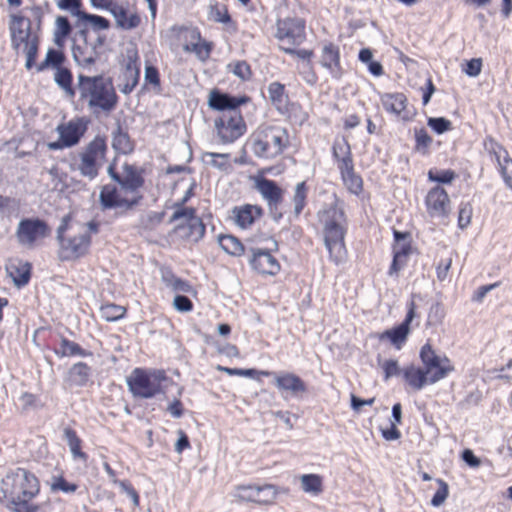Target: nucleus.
<instances>
[{
	"label": "nucleus",
	"instance_id": "obj_1",
	"mask_svg": "<svg viewBox=\"0 0 512 512\" xmlns=\"http://www.w3.org/2000/svg\"><path fill=\"white\" fill-rule=\"evenodd\" d=\"M322 226L324 246L329 259L336 265L342 264L347 258L345 236L348 228L345 204L336 195L330 203L325 204L317 213Z\"/></svg>",
	"mask_w": 512,
	"mask_h": 512
},
{
	"label": "nucleus",
	"instance_id": "obj_2",
	"mask_svg": "<svg viewBox=\"0 0 512 512\" xmlns=\"http://www.w3.org/2000/svg\"><path fill=\"white\" fill-rule=\"evenodd\" d=\"M1 491L11 512H38L40 509L33 501L40 492V482L24 468L8 471L1 481Z\"/></svg>",
	"mask_w": 512,
	"mask_h": 512
},
{
	"label": "nucleus",
	"instance_id": "obj_3",
	"mask_svg": "<svg viewBox=\"0 0 512 512\" xmlns=\"http://www.w3.org/2000/svg\"><path fill=\"white\" fill-rule=\"evenodd\" d=\"M78 90L80 100L87 103L93 112L98 110L109 113L115 109L118 96L111 78L103 75H78Z\"/></svg>",
	"mask_w": 512,
	"mask_h": 512
},
{
	"label": "nucleus",
	"instance_id": "obj_4",
	"mask_svg": "<svg viewBox=\"0 0 512 512\" xmlns=\"http://www.w3.org/2000/svg\"><path fill=\"white\" fill-rule=\"evenodd\" d=\"M251 150L257 158L274 159L289 146V135L285 128L276 125H261L250 137Z\"/></svg>",
	"mask_w": 512,
	"mask_h": 512
},
{
	"label": "nucleus",
	"instance_id": "obj_5",
	"mask_svg": "<svg viewBox=\"0 0 512 512\" xmlns=\"http://www.w3.org/2000/svg\"><path fill=\"white\" fill-rule=\"evenodd\" d=\"M70 215H65L56 231V240L59 244V257L61 260L78 259L88 253L91 237L88 232H78L66 236L70 230Z\"/></svg>",
	"mask_w": 512,
	"mask_h": 512
},
{
	"label": "nucleus",
	"instance_id": "obj_6",
	"mask_svg": "<svg viewBox=\"0 0 512 512\" xmlns=\"http://www.w3.org/2000/svg\"><path fill=\"white\" fill-rule=\"evenodd\" d=\"M164 381H167L165 371L141 368H135L126 379L129 391L134 397L141 399H150L163 393Z\"/></svg>",
	"mask_w": 512,
	"mask_h": 512
},
{
	"label": "nucleus",
	"instance_id": "obj_7",
	"mask_svg": "<svg viewBox=\"0 0 512 512\" xmlns=\"http://www.w3.org/2000/svg\"><path fill=\"white\" fill-rule=\"evenodd\" d=\"M107 153V144L103 136L97 135L79 154L77 169L83 177L95 179L101 168V161Z\"/></svg>",
	"mask_w": 512,
	"mask_h": 512
},
{
	"label": "nucleus",
	"instance_id": "obj_8",
	"mask_svg": "<svg viewBox=\"0 0 512 512\" xmlns=\"http://www.w3.org/2000/svg\"><path fill=\"white\" fill-rule=\"evenodd\" d=\"M177 222L174 232L184 240L198 242L203 238L206 226L197 216L196 209H181L174 211L169 223Z\"/></svg>",
	"mask_w": 512,
	"mask_h": 512
},
{
	"label": "nucleus",
	"instance_id": "obj_9",
	"mask_svg": "<svg viewBox=\"0 0 512 512\" xmlns=\"http://www.w3.org/2000/svg\"><path fill=\"white\" fill-rule=\"evenodd\" d=\"M143 195H134L125 197L121 195V191L112 184H106L101 187L99 193V203L103 211L116 209L117 215L123 216L128 211L133 210L140 204Z\"/></svg>",
	"mask_w": 512,
	"mask_h": 512
},
{
	"label": "nucleus",
	"instance_id": "obj_10",
	"mask_svg": "<svg viewBox=\"0 0 512 512\" xmlns=\"http://www.w3.org/2000/svg\"><path fill=\"white\" fill-rule=\"evenodd\" d=\"M422 369L430 377V383H436L445 378L454 367L446 356L438 355L429 343L422 346L420 350Z\"/></svg>",
	"mask_w": 512,
	"mask_h": 512
},
{
	"label": "nucleus",
	"instance_id": "obj_11",
	"mask_svg": "<svg viewBox=\"0 0 512 512\" xmlns=\"http://www.w3.org/2000/svg\"><path fill=\"white\" fill-rule=\"evenodd\" d=\"M214 125L223 144L233 143L246 131V124L239 111L224 113L215 120Z\"/></svg>",
	"mask_w": 512,
	"mask_h": 512
},
{
	"label": "nucleus",
	"instance_id": "obj_12",
	"mask_svg": "<svg viewBox=\"0 0 512 512\" xmlns=\"http://www.w3.org/2000/svg\"><path fill=\"white\" fill-rule=\"evenodd\" d=\"M255 188L266 201L271 218L275 222H279L283 216L279 210L284 196L283 189L274 180L265 177L256 179Z\"/></svg>",
	"mask_w": 512,
	"mask_h": 512
},
{
	"label": "nucleus",
	"instance_id": "obj_13",
	"mask_svg": "<svg viewBox=\"0 0 512 512\" xmlns=\"http://www.w3.org/2000/svg\"><path fill=\"white\" fill-rule=\"evenodd\" d=\"M260 375L274 379V385L283 394L287 393L292 397L298 398L307 392L305 382L296 374L286 371H260Z\"/></svg>",
	"mask_w": 512,
	"mask_h": 512
},
{
	"label": "nucleus",
	"instance_id": "obj_14",
	"mask_svg": "<svg viewBox=\"0 0 512 512\" xmlns=\"http://www.w3.org/2000/svg\"><path fill=\"white\" fill-rule=\"evenodd\" d=\"M276 495V488L271 484H265L263 486L239 485L236 487L234 493V497L240 501L264 505L271 504L276 498Z\"/></svg>",
	"mask_w": 512,
	"mask_h": 512
},
{
	"label": "nucleus",
	"instance_id": "obj_15",
	"mask_svg": "<svg viewBox=\"0 0 512 512\" xmlns=\"http://www.w3.org/2000/svg\"><path fill=\"white\" fill-rule=\"evenodd\" d=\"M50 230L47 223L39 218L22 219L17 227V238L23 245H33L38 238H44Z\"/></svg>",
	"mask_w": 512,
	"mask_h": 512
},
{
	"label": "nucleus",
	"instance_id": "obj_16",
	"mask_svg": "<svg viewBox=\"0 0 512 512\" xmlns=\"http://www.w3.org/2000/svg\"><path fill=\"white\" fill-rule=\"evenodd\" d=\"M39 37L37 34H11V46L17 54L25 55V68L31 70L39 50Z\"/></svg>",
	"mask_w": 512,
	"mask_h": 512
},
{
	"label": "nucleus",
	"instance_id": "obj_17",
	"mask_svg": "<svg viewBox=\"0 0 512 512\" xmlns=\"http://www.w3.org/2000/svg\"><path fill=\"white\" fill-rule=\"evenodd\" d=\"M127 63L121 75L122 84L120 91L127 95L130 94L137 86L140 76V68L138 64V52L136 47L132 46L127 49Z\"/></svg>",
	"mask_w": 512,
	"mask_h": 512
},
{
	"label": "nucleus",
	"instance_id": "obj_18",
	"mask_svg": "<svg viewBox=\"0 0 512 512\" xmlns=\"http://www.w3.org/2000/svg\"><path fill=\"white\" fill-rule=\"evenodd\" d=\"M416 305L413 301L409 303L408 312L404 321L398 326L384 331L380 336V340L388 339L396 349H401L410 333V324L415 317Z\"/></svg>",
	"mask_w": 512,
	"mask_h": 512
},
{
	"label": "nucleus",
	"instance_id": "obj_19",
	"mask_svg": "<svg viewBox=\"0 0 512 512\" xmlns=\"http://www.w3.org/2000/svg\"><path fill=\"white\" fill-rule=\"evenodd\" d=\"M42 15L34 9L24 10L13 14L10 21L11 32H39Z\"/></svg>",
	"mask_w": 512,
	"mask_h": 512
},
{
	"label": "nucleus",
	"instance_id": "obj_20",
	"mask_svg": "<svg viewBox=\"0 0 512 512\" xmlns=\"http://www.w3.org/2000/svg\"><path fill=\"white\" fill-rule=\"evenodd\" d=\"M123 176L120 181V188L126 194L130 193L134 195H142L139 190L143 187L145 180L143 177V170L136 166L128 163H124L122 166Z\"/></svg>",
	"mask_w": 512,
	"mask_h": 512
},
{
	"label": "nucleus",
	"instance_id": "obj_21",
	"mask_svg": "<svg viewBox=\"0 0 512 512\" xmlns=\"http://www.w3.org/2000/svg\"><path fill=\"white\" fill-rule=\"evenodd\" d=\"M252 256L249 263L255 271L261 274L275 275L280 270L277 259L268 250L251 249Z\"/></svg>",
	"mask_w": 512,
	"mask_h": 512
},
{
	"label": "nucleus",
	"instance_id": "obj_22",
	"mask_svg": "<svg viewBox=\"0 0 512 512\" xmlns=\"http://www.w3.org/2000/svg\"><path fill=\"white\" fill-rule=\"evenodd\" d=\"M5 270L12 279L13 284L18 288H22L30 281L32 265L20 258H10L6 262Z\"/></svg>",
	"mask_w": 512,
	"mask_h": 512
},
{
	"label": "nucleus",
	"instance_id": "obj_23",
	"mask_svg": "<svg viewBox=\"0 0 512 512\" xmlns=\"http://www.w3.org/2000/svg\"><path fill=\"white\" fill-rule=\"evenodd\" d=\"M246 101V97L238 98L214 89L209 94L208 106L213 110L231 113L232 111H238V107Z\"/></svg>",
	"mask_w": 512,
	"mask_h": 512
},
{
	"label": "nucleus",
	"instance_id": "obj_24",
	"mask_svg": "<svg viewBox=\"0 0 512 512\" xmlns=\"http://www.w3.org/2000/svg\"><path fill=\"white\" fill-rule=\"evenodd\" d=\"M426 206L432 217L446 216L450 200L446 190L440 186L432 188L426 196Z\"/></svg>",
	"mask_w": 512,
	"mask_h": 512
},
{
	"label": "nucleus",
	"instance_id": "obj_25",
	"mask_svg": "<svg viewBox=\"0 0 512 512\" xmlns=\"http://www.w3.org/2000/svg\"><path fill=\"white\" fill-rule=\"evenodd\" d=\"M56 131L67 147L75 146L86 131V125L80 119L71 120L67 124H60Z\"/></svg>",
	"mask_w": 512,
	"mask_h": 512
},
{
	"label": "nucleus",
	"instance_id": "obj_26",
	"mask_svg": "<svg viewBox=\"0 0 512 512\" xmlns=\"http://www.w3.org/2000/svg\"><path fill=\"white\" fill-rule=\"evenodd\" d=\"M262 215L263 209L258 205L245 204L233 209L235 223L242 229L251 227Z\"/></svg>",
	"mask_w": 512,
	"mask_h": 512
},
{
	"label": "nucleus",
	"instance_id": "obj_27",
	"mask_svg": "<svg viewBox=\"0 0 512 512\" xmlns=\"http://www.w3.org/2000/svg\"><path fill=\"white\" fill-rule=\"evenodd\" d=\"M339 49L333 44L325 45L322 49L320 63L328 69L333 78L339 79L342 75L340 67Z\"/></svg>",
	"mask_w": 512,
	"mask_h": 512
},
{
	"label": "nucleus",
	"instance_id": "obj_28",
	"mask_svg": "<svg viewBox=\"0 0 512 512\" xmlns=\"http://www.w3.org/2000/svg\"><path fill=\"white\" fill-rule=\"evenodd\" d=\"M117 22V25L123 29H133L136 28L140 24V16L136 12L130 11L128 8L123 5L118 4L117 2L108 9Z\"/></svg>",
	"mask_w": 512,
	"mask_h": 512
},
{
	"label": "nucleus",
	"instance_id": "obj_29",
	"mask_svg": "<svg viewBox=\"0 0 512 512\" xmlns=\"http://www.w3.org/2000/svg\"><path fill=\"white\" fill-rule=\"evenodd\" d=\"M213 43L201 37V34H193L191 40L183 45V50L187 53H194L196 58L205 62L211 54Z\"/></svg>",
	"mask_w": 512,
	"mask_h": 512
},
{
	"label": "nucleus",
	"instance_id": "obj_30",
	"mask_svg": "<svg viewBox=\"0 0 512 512\" xmlns=\"http://www.w3.org/2000/svg\"><path fill=\"white\" fill-rule=\"evenodd\" d=\"M111 137V145L116 153L128 155L134 151V141L120 123H117L116 128L111 133Z\"/></svg>",
	"mask_w": 512,
	"mask_h": 512
},
{
	"label": "nucleus",
	"instance_id": "obj_31",
	"mask_svg": "<svg viewBox=\"0 0 512 512\" xmlns=\"http://www.w3.org/2000/svg\"><path fill=\"white\" fill-rule=\"evenodd\" d=\"M403 376L409 386L416 391H419L424 386L431 384L429 380L430 377L426 372H424L422 367H418L413 364L403 369Z\"/></svg>",
	"mask_w": 512,
	"mask_h": 512
},
{
	"label": "nucleus",
	"instance_id": "obj_32",
	"mask_svg": "<svg viewBox=\"0 0 512 512\" xmlns=\"http://www.w3.org/2000/svg\"><path fill=\"white\" fill-rule=\"evenodd\" d=\"M332 153L334 159L337 161V167H345V165L353 164L351 147L345 138L336 139L332 146Z\"/></svg>",
	"mask_w": 512,
	"mask_h": 512
},
{
	"label": "nucleus",
	"instance_id": "obj_33",
	"mask_svg": "<svg viewBox=\"0 0 512 512\" xmlns=\"http://www.w3.org/2000/svg\"><path fill=\"white\" fill-rule=\"evenodd\" d=\"M339 171L347 189L351 193L359 195L363 190V180L355 173L354 163L348 166L346 164L345 167H340Z\"/></svg>",
	"mask_w": 512,
	"mask_h": 512
},
{
	"label": "nucleus",
	"instance_id": "obj_34",
	"mask_svg": "<svg viewBox=\"0 0 512 512\" xmlns=\"http://www.w3.org/2000/svg\"><path fill=\"white\" fill-rule=\"evenodd\" d=\"M269 99L272 105L280 113L287 111L288 96L285 93V86L279 82H272L268 86Z\"/></svg>",
	"mask_w": 512,
	"mask_h": 512
},
{
	"label": "nucleus",
	"instance_id": "obj_35",
	"mask_svg": "<svg viewBox=\"0 0 512 512\" xmlns=\"http://www.w3.org/2000/svg\"><path fill=\"white\" fill-rule=\"evenodd\" d=\"M91 371V367L84 362H77L72 365L68 371L71 385L77 387L85 386L90 379Z\"/></svg>",
	"mask_w": 512,
	"mask_h": 512
},
{
	"label": "nucleus",
	"instance_id": "obj_36",
	"mask_svg": "<svg viewBox=\"0 0 512 512\" xmlns=\"http://www.w3.org/2000/svg\"><path fill=\"white\" fill-rule=\"evenodd\" d=\"M411 252V246L408 242L395 244L393 247V261L389 269V275H397L398 272L403 268L406 262V257Z\"/></svg>",
	"mask_w": 512,
	"mask_h": 512
},
{
	"label": "nucleus",
	"instance_id": "obj_37",
	"mask_svg": "<svg viewBox=\"0 0 512 512\" xmlns=\"http://www.w3.org/2000/svg\"><path fill=\"white\" fill-rule=\"evenodd\" d=\"M382 104L386 111L400 115L405 110L407 98L403 93H387L381 97Z\"/></svg>",
	"mask_w": 512,
	"mask_h": 512
},
{
	"label": "nucleus",
	"instance_id": "obj_38",
	"mask_svg": "<svg viewBox=\"0 0 512 512\" xmlns=\"http://www.w3.org/2000/svg\"><path fill=\"white\" fill-rule=\"evenodd\" d=\"M275 38L278 41V47L288 54H294L296 52L295 47L300 45L305 34H275Z\"/></svg>",
	"mask_w": 512,
	"mask_h": 512
},
{
	"label": "nucleus",
	"instance_id": "obj_39",
	"mask_svg": "<svg viewBox=\"0 0 512 512\" xmlns=\"http://www.w3.org/2000/svg\"><path fill=\"white\" fill-rule=\"evenodd\" d=\"M56 354L61 357L67 356H91L90 351L84 350L78 343L70 341L67 338H62L60 341V349L56 350Z\"/></svg>",
	"mask_w": 512,
	"mask_h": 512
},
{
	"label": "nucleus",
	"instance_id": "obj_40",
	"mask_svg": "<svg viewBox=\"0 0 512 512\" xmlns=\"http://www.w3.org/2000/svg\"><path fill=\"white\" fill-rule=\"evenodd\" d=\"M218 241L220 247L229 255L241 256L245 251L240 240L232 235H220Z\"/></svg>",
	"mask_w": 512,
	"mask_h": 512
},
{
	"label": "nucleus",
	"instance_id": "obj_41",
	"mask_svg": "<svg viewBox=\"0 0 512 512\" xmlns=\"http://www.w3.org/2000/svg\"><path fill=\"white\" fill-rule=\"evenodd\" d=\"M54 81L64 90L68 97L73 98L75 96V90L72 87V74L69 69L64 67L57 68Z\"/></svg>",
	"mask_w": 512,
	"mask_h": 512
},
{
	"label": "nucleus",
	"instance_id": "obj_42",
	"mask_svg": "<svg viewBox=\"0 0 512 512\" xmlns=\"http://www.w3.org/2000/svg\"><path fill=\"white\" fill-rule=\"evenodd\" d=\"M82 39L86 45H89L95 55L102 54L106 46V35L105 34H75Z\"/></svg>",
	"mask_w": 512,
	"mask_h": 512
},
{
	"label": "nucleus",
	"instance_id": "obj_43",
	"mask_svg": "<svg viewBox=\"0 0 512 512\" xmlns=\"http://www.w3.org/2000/svg\"><path fill=\"white\" fill-rule=\"evenodd\" d=\"M64 437L70 448L73 458H80L82 460H86L87 455L81 451V440L77 436L76 432L71 428H65Z\"/></svg>",
	"mask_w": 512,
	"mask_h": 512
},
{
	"label": "nucleus",
	"instance_id": "obj_44",
	"mask_svg": "<svg viewBox=\"0 0 512 512\" xmlns=\"http://www.w3.org/2000/svg\"><path fill=\"white\" fill-rule=\"evenodd\" d=\"M64 55L62 52L53 48L48 49L44 61L36 66L37 72H42L48 67L60 68L64 62Z\"/></svg>",
	"mask_w": 512,
	"mask_h": 512
},
{
	"label": "nucleus",
	"instance_id": "obj_45",
	"mask_svg": "<svg viewBox=\"0 0 512 512\" xmlns=\"http://www.w3.org/2000/svg\"><path fill=\"white\" fill-rule=\"evenodd\" d=\"M126 309L123 306L108 303L100 308V316L108 322H115L125 316Z\"/></svg>",
	"mask_w": 512,
	"mask_h": 512
},
{
	"label": "nucleus",
	"instance_id": "obj_46",
	"mask_svg": "<svg viewBox=\"0 0 512 512\" xmlns=\"http://www.w3.org/2000/svg\"><path fill=\"white\" fill-rule=\"evenodd\" d=\"M433 142L432 137L424 128L415 129L414 150L421 155H428L430 146Z\"/></svg>",
	"mask_w": 512,
	"mask_h": 512
},
{
	"label": "nucleus",
	"instance_id": "obj_47",
	"mask_svg": "<svg viewBox=\"0 0 512 512\" xmlns=\"http://www.w3.org/2000/svg\"><path fill=\"white\" fill-rule=\"evenodd\" d=\"M307 198V187L305 182H300L296 185L294 195H293V213L295 217H299L301 212L303 211L306 205Z\"/></svg>",
	"mask_w": 512,
	"mask_h": 512
},
{
	"label": "nucleus",
	"instance_id": "obj_48",
	"mask_svg": "<svg viewBox=\"0 0 512 512\" xmlns=\"http://www.w3.org/2000/svg\"><path fill=\"white\" fill-rule=\"evenodd\" d=\"M227 70L241 81H248L252 77L250 65L243 60L231 62L227 65Z\"/></svg>",
	"mask_w": 512,
	"mask_h": 512
},
{
	"label": "nucleus",
	"instance_id": "obj_49",
	"mask_svg": "<svg viewBox=\"0 0 512 512\" xmlns=\"http://www.w3.org/2000/svg\"><path fill=\"white\" fill-rule=\"evenodd\" d=\"M302 489L305 492L319 494L322 492V479L317 474H305L301 477Z\"/></svg>",
	"mask_w": 512,
	"mask_h": 512
},
{
	"label": "nucleus",
	"instance_id": "obj_50",
	"mask_svg": "<svg viewBox=\"0 0 512 512\" xmlns=\"http://www.w3.org/2000/svg\"><path fill=\"white\" fill-rule=\"evenodd\" d=\"M162 279L168 287L172 288L176 292L190 293L193 290L192 286L187 281H184L173 274L163 275Z\"/></svg>",
	"mask_w": 512,
	"mask_h": 512
},
{
	"label": "nucleus",
	"instance_id": "obj_51",
	"mask_svg": "<svg viewBox=\"0 0 512 512\" xmlns=\"http://www.w3.org/2000/svg\"><path fill=\"white\" fill-rule=\"evenodd\" d=\"M504 153L507 154L506 151H504ZM500 158V155H496L501 175L507 187L512 190V159L509 158L508 155H505L503 161H501Z\"/></svg>",
	"mask_w": 512,
	"mask_h": 512
},
{
	"label": "nucleus",
	"instance_id": "obj_52",
	"mask_svg": "<svg viewBox=\"0 0 512 512\" xmlns=\"http://www.w3.org/2000/svg\"><path fill=\"white\" fill-rule=\"evenodd\" d=\"M77 15L85 24H89L96 29L105 30L109 28V21L102 16L88 14L85 12H78Z\"/></svg>",
	"mask_w": 512,
	"mask_h": 512
},
{
	"label": "nucleus",
	"instance_id": "obj_53",
	"mask_svg": "<svg viewBox=\"0 0 512 512\" xmlns=\"http://www.w3.org/2000/svg\"><path fill=\"white\" fill-rule=\"evenodd\" d=\"M306 27V22L303 18L294 16L287 17L281 22L280 30L285 32H303Z\"/></svg>",
	"mask_w": 512,
	"mask_h": 512
},
{
	"label": "nucleus",
	"instance_id": "obj_54",
	"mask_svg": "<svg viewBox=\"0 0 512 512\" xmlns=\"http://www.w3.org/2000/svg\"><path fill=\"white\" fill-rule=\"evenodd\" d=\"M456 178V173L453 170H429L428 179L433 182L441 184H449Z\"/></svg>",
	"mask_w": 512,
	"mask_h": 512
},
{
	"label": "nucleus",
	"instance_id": "obj_55",
	"mask_svg": "<svg viewBox=\"0 0 512 512\" xmlns=\"http://www.w3.org/2000/svg\"><path fill=\"white\" fill-rule=\"evenodd\" d=\"M472 214V204L470 202H461L458 211V226L460 229H465L470 225Z\"/></svg>",
	"mask_w": 512,
	"mask_h": 512
},
{
	"label": "nucleus",
	"instance_id": "obj_56",
	"mask_svg": "<svg viewBox=\"0 0 512 512\" xmlns=\"http://www.w3.org/2000/svg\"><path fill=\"white\" fill-rule=\"evenodd\" d=\"M427 124L437 134H443L452 129L451 121L444 117H430Z\"/></svg>",
	"mask_w": 512,
	"mask_h": 512
},
{
	"label": "nucleus",
	"instance_id": "obj_57",
	"mask_svg": "<svg viewBox=\"0 0 512 512\" xmlns=\"http://www.w3.org/2000/svg\"><path fill=\"white\" fill-rule=\"evenodd\" d=\"M437 483L439 485V488L437 489V491L435 492L431 499V505L434 507L441 506L449 495L448 484L442 479H437Z\"/></svg>",
	"mask_w": 512,
	"mask_h": 512
},
{
	"label": "nucleus",
	"instance_id": "obj_58",
	"mask_svg": "<svg viewBox=\"0 0 512 512\" xmlns=\"http://www.w3.org/2000/svg\"><path fill=\"white\" fill-rule=\"evenodd\" d=\"M203 157L211 158L208 163L219 170H226L228 167L229 154L206 152L204 153Z\"/></svg>",
	"mask_w": 512,
	"mask_h": 512
},
{
	"label": "nucleus",
	"instance_id": "obj_59",
	"mask_svg": "<svg viewBox=\"0 0 512 512\" xmlns=\"http://www.w3.org/2000/svg\"><path fill=\"white\" fill-rule=\"evenodd\" d=\"M210 18L219 23H228L231 21L228 9L224 5H215L211 8Z\"/></svg>",
	"mask_w": 512,
	"mask_h": 512
},
{
	"label": "nucleus",
	"instance_id": "obj_60",
	"mask_svg": "<svg viewBox=\"0 0 512 512\" xmlns=\"http://www.w3.org/2000/svg\"><path fill=\"white\" fill-rule=\"evenodd\" d=\"M77 488L78 486L76 484L67 482L63 477L54 478V481L51 484L52 491L60 490L64 493H74Z\"/></svg>",
	"mask_w": 512,
	"mask_h": 512
},
{
	"label": "nucleus",
	"instance_id": "obj_61",
	"mask_svg": "<svg viewBox=\"0 0 512 512\" xmlns=\"http://www.w3.org/2000/svg\"><path fill=\"white\" fill-rule=\"evenodd\" d=\"M382 368L384 371L385 380L393 376H398L402 372L401 369L399 368L397 360L393 359L385 360L382 364Z\"/></svg>",
	"mask_w": 512,
	"mask_h": 512
},
{
	"label": "nucleus",
	"instance_id": "obj_62",
	"mask_svg": "<svg viewBox=\"0 0 512 512\" xmlns=\"http://www.w3.org/2000/svg\"><path fill=\"white\" fill-rule=\"evenodd\" d=\"M173 306L180 312H189L193 309L192 301L184 295H176L173 300Z\"/></svg>",
	"mask_w": 512,
	"mask_h": 512
},
{
	"label": "nucleus",
	"instance_id": "obj_63",
	"mask_svg": "<svg viewBox=\"0 0 512 512\" xmlns=\"http://www.w3.org/2000/svg\"><path fill=\"white\" fill-rule=\"evenodd\" d=\"M196 187L195 180H192L189 188L185 192L184 196L177 202L173 204L174 211H180L181 209H193L192 207H185V204L190 200V198L194 195V189Z\"/></svg>",
	"mask_w": 512,
	"mask_h": 512
},
{
	"label": "nucleus",
	"instance_id": "obj_64",
	"mask_svg": "<svg viewBox=\"0 0 512 512\" xmlns=\"http://www.w3.org/2000/svg\"><path fill=\"white\" fill-rule=\"evenodd\" d=\"M118 486L121 489L122 493H125L132 501L134 506L139 505V495L137 491L133 488V486L128 481H120Z\"/></svg>",
	"mask_w": 512,
	"mask_h": 512
}]
</instances>
